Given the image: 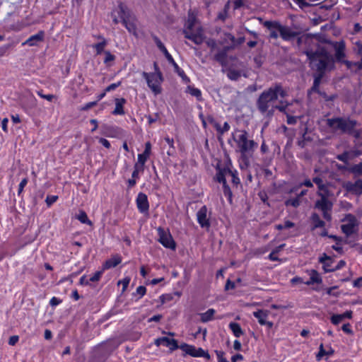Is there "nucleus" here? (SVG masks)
<instances>
[{"label":"nucleus","mask_w":362,"mask_h":362,"mask_svg":"<svg viewBox=\"0 0 362 362\" xmlns=\"http://www.w3.org/2000/svg\"><path fill=\"white\" fill-rule=\"evenodd\" d=\"M208 209L206 206H203L197 213V221L203 228H209L211 223L207 216Z\"/></svg>","instance_id":"nucleus-15"},{"label":"nucleus","mask_w":362,"mask_h":362,"mask_svg":"<svg viewBox=\"0 0 362 362\" xmlns=\"http://www.w3.org/2000/svg\"><path fill=\"white\" fill-rule=\"evenodd\" d=\"M317 195L321 198L316 201L315 208L321 211H332L333 204L327 197L320 192H317Z\"/></svg>","instance_id":"nucleus-17"},{"label":"nucleus","mask_w":362,"mask_h":362,"mask_svg":"<svg viewBox=\"0 0 362 362\" xmlns=\"http://www.w3.org/2000/svg\"><path fill=\"white\" fill-rule=\"evenodd\" d=\"M194 25L193 22H189L187 28L183 30L185 37L192 41L196 45H201L204 42V37L200 33H193L191 31Z\"/></svg>","instance_id":"nucleus-13"},{"label":"nucleus","mask_w":362,"mask_h":362,"mask_svg":"<svg viewBox=\"0 0 362 362\" xmlns=\"http://www.w3.org/2000/svg\"><path fill=\"white\" fill-rule=\"evenodd\" d=\"M300 8H305L309 7L311 4L307 2L305 0H292Z\"/></svg>","instance_id":"nucleus-45"},{"label":"nucleus","mask_w":362,"mask_h":362,"mask_svg":"<svg viewBox=\"0 0 362 362\" xmlns=\"http://www.w3.org/2000/svg\"><path fill=\"white\" fill-rule=\"evenodd\" d=\"M139 170H141V169L140 168V164L139 163H136L135 165H134V170L132 174V178H137L138 176H139ZM144 170H142L143 171Z\"/></svg>","instance_id":"nucleus-55"},{"label":"nucleus","mask_w":362,"mask_h":362,"mask_svg":"<svg viewBox=\"0 0 362 362\" xmlns=\"http://www.w3.org/2000/svg\"><path fill=\"white\" fill-rule=\"evenodd\" d=\"M305 54L309 59L313 69H315L317 72L325 73L330 58L325 47H318L315 51L308 49L305 51Z\"/></svg>","instance_id":"nucleus-3"},{"label":"nucleus","mask_w":362,"mask_h":362,"mask_svg":"<svg viewBox=\"0 0 362 362\" xmlns=\"http://www.w3.org/2000/svg\"><path fill=\"white\" fill-rule=\"evenodd\" d=\"M313 76H314L313 84V86L311 87L310 90H309V93L310 92H315V93H317L318 94H322L321 90H320V89H319V86L321 83L322 78L324 76V73L317 72L314 74Z\"/></svg>","instance_id":"nucleus-23"},{"label":"nucleus","mask_w":362,"mask_h":362,"mask_svg":"<svg viewBox=\"0 0 362 362\" xmlns=\"http://www.w3.org/2000/svg\"><path fill=\"white\" fill-rule=\"evenodd\" d=\"M227 76L232 81H238L241 76V71L230 69L227 72Z\"/></svg>","instance_id":"nucleus-35"},{"label":"nucleus","mask_w":362,"mask_h":362,"mask_svg":"<svg viewBox=\"0 0 362 362\" xmlns=\"http://www.w3.org/2000/svg\"><path fill=\"white\" fill-rule=\"evenodd\" d=\"M349 135H352L356 139L362 140V129H356L354 128L353 129L352 132L349 134Z\"/></svg>","instance_id":"nucleus-44"},{"label":"nucleus","mask_w":362,"mask_h":362,"mask_svg":"<svg viewBox=\"0 0 362 362\" xmlns=\"http://www.w3.org/2000/svg\"><path fill=\"white\" fill-rule=\"evenodd\" d=\"M58 199L57 196H47L45 199V202L48 206H50L52 204H54Z\"/></svg>","instance_id":"nucleus-51"},{"label":"nucleus","mask_w":362,"mask_h":362,"mask_svg":"<svg viewBox=\"0 0 362 362\" xmlns=\"http://www.w3.org/2000/svg\"><path fill=\"white\" fill-rule=\"evenodd\" d=\"M141 75L146 79L148 88L155 95L161 93L160 84L163 81V76L160 71L152 73L144 71Z\"/></svg>","instance_id":"nucleus-6"},{"label":"nucleus","mask_w":362,"mask_h":362,"mask_svg":"<svg viewBox=\"0 0 362 362\" xmlns=\"http://www.w3.org/2000/svg\"><path fill=\"white\" fill-rule=\"evenodd\" d=\"M217 181L220 183H223V185L226 183V177H228V173H226V168L219 170L218 173L216 175Z\"/></svg>","instance_id":"nucleus-37"},{"label":"nucleus","mask_w":362,"mask_h":362,"mask_svg":"<svg viewBox=\"0 0 362 362\" xmlns=\"http://www.w3.org/2000/svg\"><path fill=\"white\" fill-rule=\"evenodd\" d=\"M136 203L137 209L140 213L146 214L148 212L149 203L146 194L139 192L137 195Z\"/></svg>","instance_id":"nucleus-16"},{"label":"nucleus","mask_w":362,"mask_h":362,"mask_svg":"<svg viewBox=\"0 0 362 362\" xmlns=\"http://www.w3.org/2000/svg\"><path fill=\"white\" fill-rule=\"evenodd\" d=\"M103 273V271H98L96 272L90 279L89 281L91 282H95L100 280L101 276Z\"/></svg>","instance_id":"nucleus-48"},{"label":"nucleus","mask_w":362,"mask_h":362,"mask_svg":"<svg viewBox=\"0 0 362 362\" xmlns=\"http://www.w3.org/2000/svg\"><path fill=\"white\" fill-rule=\"evenodd\" d=\"M227 52H228V48L224 47L223 49L218 51L214 55V58L221 65L225 66L227 64Z\"/></svg>","instance_id":"nucleus-24"},{"label":"nucleus","mask_w":362,"mask_h":362,"mask_svg":"<svg viewBox=\"0 0 362 362\" xmlns=\"http://www.w3.org/2000/svg\"><path fill=\"white\" fill-rule=\"evenodd\" d=\"M311 282H314L315 284H320L322 283V279L320 276L318 272L315 270H312L310 274Z\"/></svg>","instance_id":"nucleus-41"},{"label":"nucleus","mask_w":362,"mask_h":362,"mask_svg":"<svg viewBox=\"0 0 362 362\" xmlns=\"http://www.w3.org/2000/svg\"><path fill=\"white\" fill-rule=\"evenodd\" d=\"M18 336L14 335L9 338L8 344L13 346L18 341Z\"/></svg>","instance_id":"nucleus-62"},{"label":"nucleus","mask_w":362,"mask_h":362,"mask_svg":"<svg viewBox=\"0 0 362 362\" xmlns=\"http://www.w3.org/2000/svg\"><path fill=\"white\" fill-rule=\"evenodd\" d=\"M186 92L187 93L190 94L191 95L197 98V100L199 101H201L202 100V92L197 88H195V87L191 86H188L187 87Z\"/></svg>","instance_id":"nucleus-29"},{"label":"nucleus","mask_w":362,"mask_h":362,"mask_svg":"<svg viewBox=\"0 0 362 362\" xmlns=\"http://www.w3.org/2000/svg\"><path fill=\"white\" fill-rule=\"evenodd\" d=\"M45 37L44 31H39L37 34L31 35L28 37L23 45H27L28 46H37L39 42H42Z\"/></svg>","instance_id":"nucleus-21"},{"label":"nucleus","mask_w":362,"mask_h":362,"mask_svg":"<svg viewBox=\"0 0 362 362\" xmlns=\"http://www.w3.org/2000/svg\"><path fill=\"white\" fill-rule=\"evenodd\" d=\"M99 142H100V144H101L105 148H110V143L106 139L100 138Z\"/></svg>","instance_id":"nucleus-63"},{"label":"nucleus","mask_w":362,"mask_h":362,"mask_svg":"<svg viewBox=\"0 0 362 362\" xmlns=\"http://www.w3.org/2000/svg\"><path fill=\"white\" fill-rule=\"evenodd\" d=\"M121 81H119L117 83H112L105 88V92H110L114 90H115L117 87H119L121 85Z\"/></svg>","instance_id":"nucleus-56"},{"label":"nucleus","mask_w":362,"mask_h":362,"mask_svg":"<svg viewBox=\"0 0 362 362\" xmlns=\"http://www.w3.org/2000/svg\"><path fill=\"white\" fill-rule=\"evenodd\" d=\"M97 103H98V101L88 103L81 108V110L85 111V110H88L92 108L93 107L96 105Z\"/></svg>","instance_id":"nucleus-61"},{"label":"nucleus","mask_w":362,"mask_h":362,"mask_svg":"<svg viewBox=\"0 0 362 362\" xmlns=\"http://www.w3.org/2000/svg\"><path fill=\"white\" fill-rule=\"evenodd\" d=\"M78 220H79L82 223H86L88 225L91 226L92 222L88 219L86 213L83 211H81L77 216Z\"/></svg>","instance_id":"nucleus-39"},{"label":"nucleus","mask_w":362,"mask_h":362,"mask_svg":"<svg viewBox=\"0 0 362 362\" xmlns=\"http://www.w3.org/2000/svg\"><path fill=\"white\" fill-rule=\"evenodd\" d=\"M37 94L40 97H41L43 99H45L48 101H52V99L55 97L54 95L52 94H47V95H45L42 93V91H38L37 92Z\"/></svg>","instance_id":"nucleus-57"},{"label":"nucleus","mask_w":362,"mask_h":362,"mask_svg":"<svg viewBox=\"0 0 362 362\" xmlns=\"http://www.w3.org/2000/svg\"><path fill=\"white\" fill-rule=\"evenodd\" d=\"M130 282V278L129 277H126L124 278V279H122V281H119L118 282V284H122V291H125L127 289V288L129 286V284Z\"/></svg>","instance_id":"nucleus-58"},{"label":"nucleus","mask_w":362,"mask_h":362,"mask_svg":"<svg viewBox=\"0 0 362 362\" xmlns=\"http://www.w3.org/2000/svg\"><path fill=\"white\" fill-rule=\"evenodd\" d=\"M146 292V288L144 286H139L136 290V293L139 295V299L143 297Z\"/></svg>","instance_id":"nucleus-52"},{"label":"nucleus","mask_w":362,"mask_h":362,"mask_svg":"<svg viewBox=\"0 0 362 362\" xmlns=\"http://www.w3.org/2000/svg\"><path fill=\"white\" fill-rule=\"evenodd\" d=\"M155 344L157 346L164 345L167 347H169L171 351H174L180 348V346L177 344V340L174 339H170L166 337L157 339L155 341Z\"/></svg>","instance_id":"nucleus-19"},{"label":"nucleus","mask_w":362,"mask_h":362,"mask_svg":"<svg viewBox=\"0 0 362 362\" xmlns=\"http://www.w3.org/2000/svg\"><path fill=\"white\" fill-rule=\"evenodd\" d=\"M223 190L224 195L226 197H228L230 199L232 197V192L229 186L227 185V183L223 185Z\"/></svg>","instance_id":"nucleus-53"},{"label":"nucleus","mask_w":362,"mask_h":362,"mask_svg":"<svg viewBox=\"0 0 362 362\" xmlns=\"http://www.w3.org/2000/svg\"><path fill=\"white\" fill-rule=\"evenodd\" d=\"M159 235V242L166 248L175 250L176 245L171 235L167 233L163 228L159 227L158 228Z\"/></svg>","instance_id":"nucleus-11"},{"label":"nucleus","mask_w":362,"mask_h":362,"mask_svg":"<svg viewBox=\"0 0 362 362\" xmlns=\"http://www.w3.org/2000/svg\"><path fill=\"white\" fill-rule=\"evenodd\" d=\"M229 9H230V3H229V1H228L225 4L223 9L218 13L217 18L218 20L224 21L228 16V13Z\"/></svg>","instance_id":"nucleus-36"},{"label":"nucleus","mask_w":362,"mask_h":362,"mask_svg":"<svg viewBox=\"0 0 362 362\" xmlns=\"http://www.w3.org/2000/svg\"><path fill=\"white\" fill-rule=\"evenodd\" d=\"M337 158L339 160L342 161V162L346 163L348 162V160H349L348 153L347 152H344L343 153L338 155L337 156Z\"/></svg>","instance_id":"nucleus-54"},{"label":"nucleus","mask_w":362,"mask_h":362,"mask_svg":"<svg viewBox=\"0 0 362 362\" xmlns=\"http://www.w3.org/2000/svg\"><path fill=\"white\" fill-rule=\"evenodd\" d=\"M287 95V91L282 85L275 83L261 93L256 101V107L265 117L272 118L274 114V103L278 100L279 96L284 98Z\"/></svg>","instance_id":"nucleus-1"},{"label":"nucleus","mask_w":362,"mask_h":362,"mask_svg":"<svg viewBox=\"0 0 362 362\" xmlns=\"http://www.w3.org/2000/svg\"><path fill=\"white\" fill-rule=\"evenodd\" d=\"M344 189L351 194L359 196L362 194V180L358 179L355 182L347 181L343 185Z\"/></svg>","instance_id":"nucleus-12"},{"label":"nucleus","mask_w":362,"mask_h":362,"mask_svg":"<svg viewBox=\"0 0 362 362\" xmlns=\"http://www.w3.org/2000/svg\"><path fill=\"white\" fill-rule=\"evenodd\" d=\"M353 285L354 287H357V288L362 287V276L354 280L353 282Z\"/></svg>","instance_id":"nucleus-64"},{"label":"nucleus","mask_w":362,"mask_h":362,"mask_svg":"<svg viewBox=\"0 0 362 362\" xmlns=\"http://www.w3.org/2000/svg\"><path fill=\"white\" fill-rule=\"evenodd\" d=\"M310 220L313 223L312 230H315L317 228H322L325 226L324 221L321 220L320 216L316 213H313L310 216Z\"/></svg>","instance_id":"nucleus-26"},{"label":"nucleus","mask_w":362,"mask_h":362,"mask_svg":"<svg viewBox=\"0 0 362 362\" xmlns=\"http://www.w3.org/2000/svg\"><path fill=\"white\" fill-rule=\"evenodd\" d=\"M342 232L346 234V236L351 235L355 232V224L354 223H348L343 224L341 226Z\"/></svg>","instance_id":"nucleus-31"},{"label":"nucleus","mask_w":362,"mask_h":362,"mask_svg":"<svg viewBox=\"0 0 362 362\" xmlns=\"http://www.w3.org/2000/svg\"><path fill=\"white\" fill-rule=\"evenodd\" d=\"M236 132L239 134L235 137L233 134V138L237 144L238 151L240 153V167L241 169H246L250 165V160L258 144L254 140L248 139V133L245 130H237Z\"/></svg>","instance_id":"nucleus-2"},{"label":"nucleus","mask_w":362,"mask_h":362,"mask_svg":"<svg viewBox=\"0 0 362 362\" xmlns=\"http://www.w3.org/2000/svg\"><path fill=\"white\" fill-rule=\"evenodd\" d=\"M216 311L213 308H210L205 313L200 314L201 321L202 322H207L213 320Z\"/></svg>","instance_id":"nucleus-28"},{"label":"nucleus","mask_w":362,"mask_h":362,"mask_svg":"<svg viewBox=\"0 0 362 362\" xmlns=\"http://www.w3.org/2000/svg\"><path fill=\"white\" fill-rule=\"evenodd\" d=\"M332 47L335 51V59L337 62H341L346 57L345 54V42L343 40L332 42Z\"/></svg>","instance_id":"nucleus-18"},{"label":"nucleus","mask_w":362,"mask_h":362,"mask_svg":"<svg viewBox=\"0 0 362 362\" xmlns=\"http://www.w3.org/2000/svg\"><path fill=\"white\" fill-rule=\"evenodd\" d=\"M153 39L157 45L158 48L163 53L165 58L168 61L170 64H171L174 69L175 72L177 73V74L181 76L182 78H186L187 81H189V78L186 76L184 71L179 67V66L177 64V63L173 59L171 54L168 52L167 49L165 48V45L163 44V42L160 41V40L157 36H153Z\"/></svg>","instance_id":"nucleus-7"},{"label":"nucleus","mask_w":362,"mask_h":362,"mask_svg":"<svg viewBox=\"0 0 362 362\" xmlns=\"http://www.w3.org/2000/svg\"><path fill=\"white\" fill-rule=\"evenodd\" d=\"M215 353L218 358V362H229L226 358H224L225 353L223 351L216 350Z\"/></svg>","instance_id":"nucleus-47"},{"label":"nucleus","mask_w":362,"mask_h":362,"mask_svg":"<svg viewBox=\"0 0 362 362\" xmlns=\"http://www.w3.org/2000/svg\"><path fill=\"white\" fill-rule=\"evenodd\" d=\"M151 150V144L149 141H148L145 144L144 151L142 153L138 155V163L140 164V168L141 170H144V165L150 156Z\"/></svg>","instance_id":"nucleus-22"},{"label":"nucleus","mask_w":362,"mask_h":362,"mask_svg":"<svg viewBox=\"0 0 362 362\" xmlns=\"http://www.w3.org/2000/svg\"><path fill=\"white\" fill-rule=\"evenodd\" d=\"M28 180L27 177L23 178L19 184L18 194L20 195L23 191V188L28 184Z\"/></svg>","instance_id":"nucleus-50"},{"label":"nucleus","mask_w":362,"mask_h":362,"mask_svg":"<svg viewBox=\"0 0 362 362\" xmlns=\"http://www.w3.org/2000/svg\"><path fill=\"white\" fill-rule=\"evenodd\" d=\"M126 103L124 98L115 99V108L112 112L115 115H124L125 114L123 106Z\"/></svg>","instance_id":"nucleus-25"},{"label":"nucleus","mask_w":362,"mask_h":362,"mask_svg":"<svg viewBox=\"0 0 362 362\" xmlns=\"http://www.w3.org/2000/svg\"><path fill=\"white\" fill-rule=\"evenodd\" d=\"M180 349L192 357H204L207 360L211 358L209 352L202 348L197 349L194 346L182 344L180 346Z\"/></svg>","instance_id":"nucleus-9"},{"label":"nucleus","mask_w":362,"mask_h":362,"mask_svg":"<svg viewBox=\"0 0 362 362\" xmlns=\"http://www.w3.org/2000/svg\"><path fill=\"white\" fill-rule=\"evenodd\" d=\"M105 59H104V63L105 64H107L110 62H112L115 59V55L112 54L110 53V52H109V51H105Z\"/></svg>","instance_id":"nucleus-49"},{"label":"nucleus","mask_w":362,"mask_h":362,"mask_svg":"<svg viewBox=\"0 0 362 362\" xmlns=\"http://www.w3.org/2000/svg\"><path fill=\"white\" fill-rule=\"evenodd\" d=\"M354 50L359 59L358 62H354L344 59L340 63L344 64L349 69H352L354 68L362 69V43L361 42H356L354 45Z\"/></svg>","instance_id":"nucleus-10"},{"label":"nucleus","mask_w":362,"mask_h":362,"mask_svg":"<svg viewBox=\"0 0 362 362\" xmlns=\"http://www.w3.org/2000/svg\"><path fill=\"white\" fill-rule=\"evenodd\" d=\"M97 37L98 39H101L102 42L93 45V47L95 49L97 54H100L103 52L105 46L107 45V41L101 35H98Z\"/></svg>","instance_id":"nucleus-30"},{"label":"nucleus","mask_w":362,"mask_h":362,"mask_svg":"<svg viewBox=\"0 0 362 362\" xmlns=\"http://www.w3.org/2000/svg\"><path fill=\"white\" fill-rule=\"evenodd\" d=\"M343 320V316L340 315H333L331 317V322L332 324L337 325Z\"/></svg>","instance_id":"nucleus-46"},{"label":"nucleus","mask_w":362,"mask_h":362,"mask_svg":"<svg viewBox=\"0 0 362 362\" xmlns=\"http://www.w3.org/2000/svg\"><path fill=\"white\" fill-rule=\"evenodd\" d=\"M262 25L268 30L276 29L279 33V36L284 41H291L300 35V32L291 28V27L283 25L279 21H266Z\"/></svg>","instance_id":"nucleus-5"},{"label":"nucleus","mask_w":362,"mask_h":362,"mask_svg":"<svg viewBox=\"0 0 362 362\" xmlns=\"http://www.w3.org/2000/svg\"><path fill=\"white\" fill-rule=\"evenodd\" d=\"M333 354H334V351L332 349H330V350L328 351H325L324 349L323 344H321L320 345V347H319V352L316 355V359H317V361H320L322 359V356H331Z\"/></svg>","instance_id":"nucleus-34"},{"label":"nucleus","mask_w":362,"mask_h":362,"mask_svg":"<svg viewBox=\"0 0 362 362\" xmlns=\"http://www.w3.org/2000/svg\"><path fill=\"white\" fill-rule=\"evenodd\" d=\"M288 105H289V103L288 102L280 100L279 101V105H275V106H274V111L276 110H278L279 112L286 115L287 114L286 109H287Z\"/></svg>","instance_id":"nucleus-38"},{"label":"nucleus","mask_w":362,"mask_h":362,"mask_svg":"<svg viewBox=\"0 0 362 362\" xmlns=\"http://www.w3.org/2000/svg\"><path fill=\"white\" fill-rule=\"evenodd\" d=\"M235 287V282L230 281V279H228L226 283L225 289L226 290L233 289Z\"/></svg>","instance_id":"nucleus-60"},{"label":"nucleus","mask_w":362,"mask_h":362,"mask_svg":"<svg viewBox=\"0 0 362 362\" xmlns=\"http://www.w3.org/2000/svg\"><path fill=\"white\" fill-rule=\"evenodd\" d=\"M269 313L270 312L267 310H257L253 313V315L261 325H266L268 329H271L274 324L267 320Z\"/></svg>","instance_id":"nucleus-14"},{"label":"nucleus","mask_w":362,"mask_h":362,"mask_svg":"<svg viewBox=\"0 0 362 362\" xmlns=\"http://www.w3.org/2000/svg\"><path fill=\"white\" fill-rule=\"evenodd\" d=\"M226 173H228V177H231V181L235 185L240 184V181L238 177V173L236 170H232L230 168L227 167Z\"/></svg>","instance_id":"nucleus-33"},{"label":"nucleus","mask_w":362,"mask_h":362,"mask_svg":"<svg viewBox=\"0 0 362 362\" xmlns=\"http://www.w3.org/2000/svg\"><path fill=\"white\" fill-rule=\"evenodd\" d=\"M319 262L322 264V269L325 273L334 271V266L333 265L334 259L329 256H327L325 253L319 258Z\"/></svg>","instance_id":"nucleus-20"},{"label":"nucleus","mask_w":362,"mask_h":362,"mask_svg":"<svg viewBox=\"0 0 362 362\" xmlns=\"http://www.w3.org/2000/svg\"><path fill=\"white\" fill-rule=\"evenodd\" d=\"M351 172L357 175H362V162L358 164H356L351 167Z\"/></svg>","instance_id":"nucleus-43"},{"label":"nucleus","mask_w":362,"mask_h":362,"mask_svg":"<svg viewBox=\"0 0 362 362\" xmlns=\"http://www.w3.org/2000/svg\"><path fill=\"white\" fill-rule=\"evenodd\" d=\"M215 127L220 134H223L225 132H228L230 129V125L227 122H224L223 127H221L220 124H216Z\"/></svg>","instance_id":"nucleus-40"},{"label":"nucleus","mask_w":362,"mask_h":362,"mask_svg":"<svg viewBox=\"0 0 362 362\" xmlns=\"http://www.w3.org/2000/svg\"><path fill=\"white\" fill-rule=\"evenodd\" d=\"M119 16L122 19V24L125 26L128 31L129 33H135L136 29V25L133 22L131 21L130 13L127 6L123 4H119Z\"/></svg>","instance_id":"nucleus-8"},{"label":"nucleus","mask_w":362,"mask_h":362,"mask_svg":"<svg viewBox=\"0 0 362 362\" xmlns=\"http://www.w3.org/2000/svg\"><path fill=\"white\" fill-rule=\"evenodd\" d=\"M286 122L288 124H296L297 122V117L289 115L288 114H286Z\"/></svg>","instance_id":"nucleus-59"},{"label":"nucleus","mask_w":362,"mask_h":362,"mask_svg":"<svg viewBox=\"0 0 362 362\" xmlns=\"http://www.w3.org/2000/svg\"><path fill=\"white\" fill-rule=\"evenodd\" d=\"M229 327L235 337L238 338L243 334V331L238 323L230 322L229 324Z\"/></svg>","instance_id":"nucleus-32"},{"label":"nucleus","mask_w":362,"mask_h":362,"mask_svg":"<svg viewBox=\"0 0 362 362\" xmlns=\"http://www.w3.org/2000/svg\"><path fill=\"white\" fill-rule=\"evenodd\" d=\"M121 262V257L118 255L114 256L113 257L107 259L103 264V269H108L112 267H115Z\"/></svg>","instance_id":"nucleus-27"},{"label":"nucleus","mask_w":362,"mask_h":362,"mask_svg":"<svg viewBox=\"0 0 362 362\" xmlns=\"http://www.w3.org/2000/svg\"><path fill=\"white\" fill-rule=\"evenodd\" d=\"M327 124L333 131H339L342 134H349L356 128L358 122L349 117H335L328 119Z\"/></svg>","instance_id":"nucleus-4"},{"label":"nucleus","mask_w":362,"mask_h":362,"mask_svg":"<svg viewBox=\"0 0 362 362\" xmlns=\"http://www.w3.org/2000/svg\"><path fill=\"white\" fill-rule=\"evenodd\" d=\"M300 199L298 197H296L293 199H289L285 202L286 206H292L295 208L298 207L300 205Z\"/></svg>","instance_id":"nucleus-42"}]
</instances>
